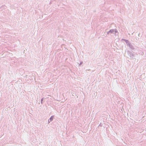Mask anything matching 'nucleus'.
<instances>
[{
    "label": "nucleus",
    "mask_w": 146,
    "mask_h": 146,
    "mask_svg": "<svg viewBox=\"0 0 146 146\" xmlns=\"http://www.w3.org/2000/svg\"><path fill=\"white\" fill-rule=\"evenodd\" d=\"M53 117L52 116L51 117L50 119V121H52L53 119Z\"/></svg>",
    "instance_id": "1"
},
{
    "label": "nucleus",
    "mask_w": 146,
    "mask_h": 146,
    "mask_svg": "<svg viewBox=\"0 0 146 146\" xmlns=\"http://www.w3.org/2000/svg\"><path fill=\"white\" fill-rule=\"evenodd\" d=\"M113 31V30H110V31H109V32L112 33Z\"/></svg>",
    "instance_id": "2"
}]
</instances>
